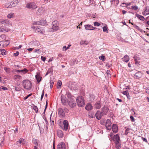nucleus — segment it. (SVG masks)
<instances>
[{
    "label": "nucleus",
    "instance_id": "nucleus-3",
    "mask_svg": "<svg viewBox=\"0 0 149 149\" xmlns=\"http://www.w3.org/2000/svg\"><path fill=\"white\" fill-rule=\"evenodd\" d=\"M23 86L26 89L29 90L31 86V81L28 80H24L23 81Z\"/></svg>",
    "mask_w": 149,
    "mask_h": 149
},
{
    "label": "nucleus",
    "instance_id": "nucleus-22",
    "mask_svg": "<svg viewBox=\"0 0 149 149\" xmlns=\"http://www.w3.org/2000/svg\"><path fill=\"white\" fill-rule=\"evenodd\" d=\"M112 131L113 132L116 133L118 131V128L117 126L115 124H113L112 127Z\"/></svg>",
    "mask_w": 149,
    "mask_h": 149
},
{
    "label": "nucleus",
    "instance_id": "nucleus-48",
    "mask_svg": "<svg viewBox=\"0 0 149 149\" xmlns=\"http://www.w3.org/2000/svg\"><path fill=\"white\" fill-rule=\"evenodd\" d=\"M113 2H116L118 3L119 1L118 0H112V1H111V3L112 4Z\"/></svg>",
    "mask_w": 149,
    "mask_h": 149
},
{
    "label": "nucleus",
    "instance_id": "nucleus-1",
    "mask_svg": "<svg viewBox=\"0 0 149 149\" xmlns=\"http://www.w3.org/2000/svg\"><path fill=\"white\" fill-rule=\"evenodd\" d=\"M41 21H34L33 24V26L31 27V28L33 29L35 31L36 33H40L41 34H43L44 32V31L43 29L41 28L40 26H37V25L41 24Z\"/></svg>",
    "mask_w": 149,
    "mask_h": 149
},
{
    "label": "nucleus",
    "instance_id": "nucleus-17",
    "mask_svg": "<svg viewBox=\"0 0 149 149\" xmlns=\"http://www.w3.org/2000/svg\"><path fill=\"white\" fill-rule=\"evenodd\" d=\"M63 129L65 131L68 130V123L66 120H65L63 122Z\"/></svg>",
    "mask_w": 149,
    "mask_h": 149
},
{
    "label": "nucleus",
    "instance_id": "nucleus-49",
    "mask_svg": "<svg viewBox=\"0 0 149 149\" xmlns=\"http://www.w3.org/2000/svg\"><path fill=\"white\" fill-rule=\"evenodd\" d=\"M41 59L42 61H45L46 59V58L45 57L41 56Z\"/></svg>",
    "mask_w": 149,
    "mask_h": 149
},
{
    "label": "nucleus",
    "instance_id": "nucleus-43",
    "mask_svg": "<svg viewBox=\"0 0 149 149\" xmlns=\"http://www.w3.org/2000/svg\"><path fill=\"white\" fill-rule=\"evenodd\" d=\"M131 4V3H123L122 4V6H129Z\"/></svg>",
    "mask_w": 149,
    "mask_h": 149
},
{
    "label": "nucleus",
    "instance_id": "nucleus-18",
    "mask_svg": "<svg viewBox=\"0 0 149 149\" xmlns=\"http://www.w3.org/2000/svg\"><path fill=\"white\" fill-rule=\"evenodd\" d=\"M58 113L59 115L61 117H63L64 116L65 113L62 108H59L58 109Z\"/></svg>",
    "mask_w": 149,
    "mask_h": 149
},
{
    "label": "nucleus",
    "instance_id": "nucleus-55",
    "mask_svg": "<svg viewBox=\"0 0 149 149\" xmlns=\"http://www.w3.org/2000/svg\"><path fill=\"white\" fill-rule=\"evenodd\" d=\"M44 91H43L42 93V94L41 97V100H42V99L43 98V97L44 96Z\"/></svg>",
    "mask_w": 149,
    "mask_h": 149
},
{
    "label": "nucleus",
    "instance_id": "nucleus-60",
    "mask_svg": "<svg viewBox=\"0 0 149 149\" xmlns=\"http://www.w3.org/2000/svg\"><path fill=\"white\" fill-rule=\"evenodd\" d=\"M47 104H48L47 101H47L46 102L45 107V109L44 111V113H45V110L47 107Z\"/></svg>",
    "mask_w": 149,
    "mask_h": 149
},
{
    "label": "nucleus",
    "instance_id": "nucleus-13",
    "mask_svg": "<svg viewBox=\"0 0 149 149\" xmlns=\"http://www.w3.org/2000/svg\"><path fill=\"white\" fill-rule=\"evenodd\" d=\"M109 108L106 107H104L101 109L102 112L104 115H106L109 111Z\"/></svg>",
    "mask_w": 149,
    "mask_h": 149
},
{
    "label": "nucleus",
    "instance_id": "nucleus-62",
    "mask_svg": "<svg viewBox=\"0 0 149 149\" xmlns=\"http://www.w3.org/2000/svg\"><path fill=\"white\" fill-rule=\"evenodd\" d=\"M1 89H3V90H7L8 89V88L6 87H4V86H1Z\"/></svg>",
    "mask_w": 149,
    "mask_h": 149
},
{
    "label": "nucleus",
    "instance_id": "nucleus-8",
    "mask_svg": "<svg viewBox=\"0 0 149 149\" xmlns=\"http://www.w3.org/2000/svg\"><path fill=\"white\" fill-rule=\"evenodd\" d=\"M103 115L102 113L99 110H98L95 114V116L98 120H100Z\"/></svg>",
    "mask_w": 149,
    "mask_h": 149
},
{
    "label": "nucleus",
    "instance_id": "nucleus-47",
    "mask_svg": "<svg viewBox=\"0 0 149 149\" xmlns=\"http://www.w3.org/2000/svg\"><path fill=\"white\" fill-rule=\"evenodd\" d=\"M54 84V82L53 81H51L50 83V86L51 89H52Z\"/></svg>",
    "mask_w": 149,
    "mask_h": 149
},
{
    "label": "nucleus",
    "instance_id": "nucleus-11",
    "mask_svg": "<svg viewBox=\"0 0 149 149\" xmlns=\"http://www.w3.org/2000/svg\"><path fill=\"white\" fill-rule=\"evenodd\" d=\"M9 44V42L8 40L0 42V47H6Z\"/></svg>",
    "mask_w": 149,
    "mask_h": 149
},
{
    "label": "nucleus",
    "instance_id": "nucleus-23",
    "mask_svg": "<svg viewBox=\"0 0 149 149\" xmlns=\"http://www.w3.org/2000/svg\"><path fill=\"white\" fill-rule=\"evenodd\" d=\"M10 30L6 29L5 27L3 26H1L0 27V32H6Z\"/></svg>",
    "mask_w": 149,
    "mask_h": 149
},
{
    "label": "nucleus",
    "instance_id": "nucleus-29",
    "mask_svg": "<svg viewBox=\"0 0 149 149\" xmlns=\"http://www.w3.org/2000/svg\"><path fill=\"white\" fill-rule=\"evenodd\" d=\"M35 77L37 81L38 82H39L41 81V77L40 76V74L38 73L36 75Z\"/></svg>",
    "mask_w": 149,
    "mask_h": 149
},
{
    "label": "nucleus",
    "instance_id": "nucleus-35",
    "mask_svg": "<svg viewBox=\"0 0 149 149\" xmlns=\"http://www.w3.org/2000/svg\"><path fill=\"white\" fill-rule=\"evenodd\" d=\"M41 49H35L33 51L34 53H36L38 54H40L41 52Z\"/></svg>",
    "mask_w": 149,
    "mask_h": 149
},
{
    "label": "nucleus",
    "instance_id": "nucleus-36",
    "mask_svg": "<svg viewBox=\"0 0 149 149\" xmlns=\"http://www.w3.org/2000/svg\"><path fill=\"white\" fill-rule=\"evenodd\" d=\"M6 52L5 49H0V54H2L3 55H6Z\"/></svg>",
    "mask_w": 149,
    "mask_h": 149
},
{
    "label": "nucleus",
    "instance_id": "nucleus-63",
    "mask_svg": "<svg viewBox=\"0 0 149 149\" xmlns=\"http://www.w3.org/2000/svg\"><path fill=\"white\" fill-rule=\"evenodd\" d=\"M142 139L143 140V141H145L146 142H147V141L146 138L142 137Z\"/></svg>",
    "mask_w": 149,
    "mask_h": 149
},
{
    "label": "nucleus",
    "instance_id": "nucleus-64",
    "mask_svg": "<svg viewBox=\"0 0 149 149\" xmlns=\"http://www.w3.org/2000/svg\"><path fill=\"white\" fill-rule=\"evenodd\" d=\"M15 71L17 72H20L21 70H15Z\"/></svg>",
    "mask_w": 149,
    "mask_h": 149
},
{
    "label": "nucleus",
    "instance_id": "nucleus-5",
    "mask_svg": "<svg viewBox=\"0 0 149 149\" xmlns=\"http://www.w3.org/2000/svg\"><path fill=\"white\" fill-rule=\"evenodd\" d=\"M52 28L54 31L58 30L59 29V23L58 21H55L52 23Z\"/></svg>",
    "mask_w": 149,
    "mask_h": 149
},
{
    "label": "nucleus",
    "instance_id": "nucleus-39",
    "mask_svg": "<svg viewBox=\"0 0 149 149\" xmlns=\"http://www.w3.org/2000/svg\"><path fill=\"white\" fill-rule=\"evenodd\" d=\"M5 7L7 8H11V6H10V3L8 2L6 3L5 4Z\"/></svg>",
    "mask_w": 149,
    "mask_h": 149
},
{
    "label": "nucleus",
    "instance_id": "nucleus-15",
    "mask_svg": "<svg viewBox=\"0 0 149 149\" xmlns=\"http://www.w3.org/2000/svg\"><path fill=\"white\" fill-rule=\"evenodd\" d=\"M101 103L100 101L96 102L94 104V108L96 109H99L101 107Z\"/></svg>",
    "mask_w": 149,
    "mask_h": 149
},
{
    "label": "nucleus",
    "instance_id": "nucleus-14",
    "mask_svg": "<svg viewBox=\"0 0 149 149\" xmlns=\"http://www.w3.org/2000/svg\"><path fill=\"white\" fill-rule=\"evenodd\" d=\"M61 100L62 104L64 105H65L67 103L66 97L64 95H62L61 96Z\"/></svg>",
    "mask_w": 149,
    "mask_h": 149
},
{
    "label": "nucleus",
    "instance_id": "nucleus-7",
    "mask_svg": "<svg viewBox=\"0 0 149 149\" xmlns=\"http://www.w3.org/2000/svg\"><path fill=\"white\" fill-rule=\"evenodd\" d=\"M26 7L28 8L31 9H35L37 8V6L33 2L27 4Z\"/></svg>",
    "mask_w": 149,
    "mask_h": 149
},
{
    "label": "nucleus",
    "instance_id": "nucleus-10",
    "mask_svg": "<svg viewBox=\"0 0 149 149\" xmlns=\"http://www.w3.org/2000/svg\"><path fill=\"white\" fill-rule=\"evenodd\" d=\"M113 141H114L116 146L118 144L119 145L120 139L119 136L118 134H116L114 136Z\"/></svg>",
    "mask_w": 149,
    "mask_h": 149
},
{
    "label": "nucleus",
    "instance_id": "nucleus-41",
    "mask_svg": "<svg viewBox=\"0 0 149 149\" xmlns=\"http://www.w3.org/2000/svg\"><path fill=\"white\" fill-rule=\"evenodd\" d=\"M135 27L140 32L142 33L144 32L143 31L142 29L139 27L138 26L135 25Z\"/></svg>",
    "mask_w": 149,
    "mask_h": 149
},
{
    "label": "nucleus",
    "instance_id": "nucleus-38",
    "mask_svg": "<svg viewBox=\"0 0 149 149\" xmlns=\"http://www.w3.org/2000/svg\"><path fill=\"white\" fill-rule=\"evenodd\" d=\"M4 70L7 73L9 74L10 72V69L6 67L4 68Z\"/></svg>",
    "mask_w": 149,
    "mask_h": 149
},
{
    "label": "nucleus",
    "instance_id": "nucleus-21",
    "mask_svg": "<svg viewBox=\"0 0 149 149\" xmlns=\"http://www.w3.org/2000/svg\"><path fill=\"white\" fill-rule=\"evenodd\" d=\"M22 78V76L19 75H15L13 76L14 79L17 81H19L21 80Z\"/></svg>",
    "mask_w": 149,
    "mask_h": 149
},
{
    "label": "nucleus",
    "instance_id": "nucleus-57",
    "mask_svg": "<svg viewBox=\"0 0 149 149\" xmlns=\"http://www.w3.org/2000/svg\"><path fill=\"white\" fill-rule=\"evenodd\" d=\"M15 90L16 91H19L20 90V88H18L17 87H15Z\"/></svg>",
    "mask_w": 149,
    "mask_h": 149
},
{
    "label": "nucleus",
    "instance_id": "nucleus-59",
    "mask_svg": "<svg viewBox=\"0 0 149 149\" xmlns=\"http://www.w3.org/2000/svg\"><path fill=\"white\" fill-rule=\"evenodd\" d=\"M43 8H40L38 9V12H40V13H41V11H43Z\"/></svg>",
    "mask_w": 149,
    "mask_h": 149
},
{
    "label": "nucleus",
    "instance_id": "nucleus-37",
    "mask_svg": "<svg viewBox=\"0 0 149 149\" xmlns=\"http://www.w3.org/2000/svg\"><path fill=\"white\" fill-rule=\"evenodd\" d=\"M107 25H105L103 27V31L104 32H106L107 33H108V31L107 30Z\"/></svg>",
    "mask_w": 149,
    "mask_h": 149
},
{
    "label": "nucleus",
    "instance_id": "nucleus-50",
    "mask_svg": "<svg viewBox=\"0 0 149 149\" xmlns=\"http://www.w3.org/2000/svg\"><path fill=\"white\" fill-rule=\"evenodd\" d=\"M68 49H67V47H66V46H64L63 47V51H66Z\"/></svg>",
    "mask_w": 149,
    "mask_h": 149
},
{
    "label": "nucleus",
    "instance_id": "nucleus-52",
    "mask_svg": "<svg viewBox=\"0 0 149 149\" xmlns=\"http://www.w3.org/2000/svg\"><path fill=\"white\" fill-rule=\"evenodd\" d=\"M105 58V57L103 56H101L100 58V59L102 60H104Z\"/></svg>",
    "mask_w": 149,
    "mask_h": 149
},
{
    "label": "nucleus",
    "instance_id": "nucleus-54",
    "mask_svg": "<svg viewBox=\"0 0 149 149\" xmlns=\"http://www.w3.org/2000/svg\"><path fill=\"white\" fill-rule=\"evenodd\" d=\"M128 94V93L127 91H124L123 92V94L124 95H127V94Z\"/></svg>",
    "mask_w": 149,
    "mask_h": 149
},
{
    "label": "nucleus",
    "instance_id": "nucleus-31",
    "mask_svg": "<svg viewBox=\"0 0 149 149\" xmlns=\"http://www.w3.org/2000/svg\"><path fill=\"white\" fill-rule=\"evenodd\" d=\"M15 15L13 13H10L7 15V17L8 19H11Z\"/></svg>",
    "mask_w": 149,
    "mask_h": 149
},
{
    "label": "nucleus",
    "instance_id": "nucleus-56",
    "mask_svg": "<svg viewBox=\"0 0 149 149\" xmlns=\"http://www.w3.org/2000/svg\"><path fill=\"white\" fill-rule=\"evenodd\" d=\"M34 144L35 146H37L38 145V143L37 142L36 140V139H34Z\"/></svg>",
    "mask_w": 149,
    "mask_h": 149
},
{
    "label": "nucleus",
    "instance_id": "nucleus-19",
    "mask_svg": "<svg viewBox=\"0 0 149 149\" xmlns=\"http://www.w3.org/2000/svg\"><path fill=\"white\" fill-rule=\"evenodd\" d=\"M19 2L18 0H14L10 3L11 7H14L16 6Z\"/></svg>",
    "mask_w": 149,
    "mask_h": 149
},
{
    "label": "nucleus",
    "instance_id": "nucleus-34",
    "mask_svg": "<svg viewBox=\"0 0 149 149\" xmlns=\"http://www.w3.org/2000/svg\"><path fill=\"white\" fill-rule=\"evenodd\" d=\"M88 44V43L86 40H81L80 43V44L81 45H83L84 44L86 45Z\"/></svg>",
    "mask_w": 149,
    "mask_h": 149
},
{
    "label": "nucleus",
    "instance_id": "nucleus-40",
    "mask_svg": "<svg viewBox=\"0 0 149 149\" xmlns=\"http://www.w3.org/2000/svg\"><path fill=\"white\" fill-rule=\"evenodd\" d=\"M61 85H62L61 81L60 80L58 81L57 85L58 88H60Z\"/></svg>",
    "mask_w": 149,
    "mask_h": 149
},
{
    "label": "nucleus",
    "instance_id": "nucleus-4",
    "mask_svg": "<svg viewBox=\"0 0 149 149\" xmlns=\"http://www.w3.org/2000/svg\"><path fill=\"white\" fill-rule=\"evenodd\" d=\"M68 104L71 107H74L76 105L75 100L74 98L72 97L69 98L67 100Z\"/></svg>",
    "mask_w": 149,
    "mask_h": 149
},
{
    "label": "nucleus",
    "instance_id": "nucleus-25",
    "mask_svg": "<svg viewBox=\"0 0 149 149\" xmlns=\"http://www.w3.org/2000/svg\"><path fill=\"white\" fill-rule=\"evenodd\" d=\"M57 134L58 136L60 138H62L63 136V134L62 130H58L57 132Z\"/></svg>",
    "mask_w": 149,
    "mask_h": 149
},
{
    "label": "nucleus",
    "instance_id": "nucleus-27",
    "mask_svg": "<svg viewBox=\"0 0 149 149\" xmlns=\"http://www.w3.org/2000/svg\"><path fill=\"white\" fill-rule=\"evenodd\" d=\"M89 117L91 118H93L95 117V114H94V112L91 111L89 112L88 113Z\"/></svg>",
    "mask_w": 149,
    "mask_h": 149
},
{
    "label": "nucleus",
    "instance_id": "nucleus-53",
    "mask_svg": "<svg viewBox=\"0 0 149 149\" xmlns=\"http://www.w3.org/2000/svg\"><path fill=\"white\" fill-rule=\"evenodd\" d=\"M146 93L149 94V88H146Z\"/></svg>",
    "mask_w": 149,
    "mask_h": 149
},
{
    "label": "nucleus",
    "instance_id": "nucleus-26",
    "mask_svg": "<svg viewBox=\"0 0 149 149\" xmlns=\"http://www.w3.org/2000/svg\"><path fill=\"white\" fill-rule=\"evenodd\" d=\"M85 29L87 30H91L93 26L90 24H86L84 26Z\"/></svg>",
    "mask_w": 149,
    "mask_h": 149
},
{
    "label": "nucleus",
    "instance_id": "nucleus-58",
    "mask_svg": "<svg viewBox=\"0 0 149 149\" xmlns=\"http://www.w3.org/2000/svg\"><path fill=\"white\" fill-rule=\"evenodd\" d=\"M19 55V52L17 51L16 53H14V55L15 56H17Z\"/></svg>",
    "mask_w": 149,
    "mask_h": 149
},
{
    "label": "nucleus",
    "instance_id": "nucleus-24",
    "mask_svg": "<svg viewBox=\"0 0 149 149\" xmlns=\"http://www.w3.org/2000/svg\"><path fill=\"white\" fill-rule=\"evenodd\" d=\"M142 74L140 72H138L136 73L134 75V77L135 78L138 79L141 77Z\"/></svg>",
    "mask_w": 149,
    "mask_h": 149
},
{
    "label": "nucleus",
    "instance_id": "nucleus-33",
    "mask_svg": "<svg viewBox=\"0 0 149 149\" xmlns=\"http://www.w3.org/2000/svg\"><path fill=\"white\" fill-rule=\"evenodd\" d=\"M136 16L141 20H143L144 19V18L143 16L138 14H136Z\"/></svg>",
    "mask_w": 149,
    "mask_h": 149
},
{
    "label": "nucleus",
    "instance_id": "nucleus-28",
    "mask_svg": "<svg viewBox=\"0 0 149 149\" xmlns=\"http://www.w3.org/2000/svg\"><path fill=\"white\" fill-rule=\"evenodd\" d=\"M122 59L123 61L127 63L129 61L130 58L128 55H126L124 56V57L122 58Z\"/></svg>",
    "mask_w": 149,
    "mask_h": 149
},
{
    "label": "nucleus",
    "instance_id": "nucleus-44",
    "mask_svg": "<svg viewBox=\"0 0 149 149\" xmlns=\"http://www.w3.org/2000/svg\"><path fill=\"white\" fill-rule=\"evenodd\" d=\"M131 9L134 10H137L138 9V7L137 6H132L131 7Z\"/></svg>",
    "mask_w": 149,
    "mask_h": 149
},
{
    "label": "nucleus",
    "instance_id": "nucleus-6",
    "mask_svg": "<svg viewBox=\"0 0 149 149\" xmlns=\"http://www.w3.org/2000/svg\"><path fill=\"white\" fill-rule=\"evenodd\" d=\"M10 23V21L7 19L2 18L0 19V24L1 25H3L4 26L7 25H9Z\"/></svg>",
    "mask_w": 149,
    "mask_h": 149
},
{
    "label": "nucleus",
    "instance_id": "nucleus-9",
    "mask_svg": "<svg viewBox=\"0 0 149 149\" xmlns=\"http://www.w3.org/2000/svg\"><path fill=\"white\" fill-rule=\"evenodd\" d=\"M111 122L109 119H107L106 123V127L107 130H110L111 128Z\"/></svg>",
    "mask_w": 149,
    "mask_h": 149
},
{
    "label": "nucleus",
    "instance_id": "nucleus-12",
    "mask_svg": "<svg viewBox=\"0 0 149 149\" xmlns=\"http://www.w3.org/2000/svg\"><path fill=\"white\" fill-rule=\"evenodd\" d=\"M58 149H65V145L64 143L61 142L57 146Z\"/></svg>",
    "mask_w": 149,
    "mask_h": 149
},
{
    "label": "nucleus",
    "instance_id": "nucleus-20",
    "mask_svg": "<svg viewBox=\"0 0 149 149\" xmlns=\"http://www.w3.org/2000/svg\"><path fill=\"white\" fill-rule=\"evenodd\" d=\"M30 45H32L35 46H38L40 45L39 42L37 40L32 41L29 43Z\"/></svg>",
    "mask_w": 149,
    "mask_h": 149
},
{
    "label": "nucleus",
    "instance_id": "nucleus-45",
    "mask_svg": "<svg viewBox=\"0 0 149 149\" xmlns=\"http://www.w3.org/2000/svg\"><path fill=\"white\" fill-rule=\"evenodd\" d=\"M94 25L95 26H100V24L97 22H95L94 23Z\"/></svg>",
    "mask_w": 149,
    "mask_h": 149
},
{
    "label": "nucleus",
    "instance_id": "nucleus-32",
    "mask_svg": "<svg viewBox=\"0 0 149 149\" xmlns=\"http://www.w3.org/2000/svg\"><path fill=\"white\" fill-rule=\"evenodd\" d=\"M142 14L144 15H146L149 14V11L148 9L146 8L144 11L142 12Z\"/></svg>",
    "mask_w": 149,
    "mask_h": 149
},
{
    "label": "nucleus",
    "instance_id": "nucleus-61",
    "mask_svg": "<svg viewBox=\"0 0 149 149\" xmlns=\"http://www.w3.org/2000/svg\"><path fill=\"white\" fill-rule=\"evenodd\" d=\"M0 37L2 38V39H4L5 38V36L4 35H1Z\"/></svg>",
    "mask_w": 149,
    "mask_h": 149
},
{
    "label": "nucleus",
    "instance_id": "nucleus-30",
    "mask_svg": "<svg viewBox=\"0 0 149 149\" xmlns=\"http://www.w3.org/2000/svg\"><path fill=\"white\" fill-rule=\"evenodd\" d=\"M19 143L20 144H24L25 143L24 139L23 138H20L19 140L17 142V144Z\"/></svg>",
    "mask_w": 149,
    "mask_h": 149
},
{
    "label": "nucleus",
    "instance_id": "nucleus-42",
    "mask_svg": "<svg viewBox=\"0 0 149 149\" xmlns=\"http://www.w3.org/2000/svg\"><path fill=\"white\" fill-rule=\"evenodd\" d=\"M28 70L26 68H24L23 70H21L20 71V72H22L24 74H25L28 72Z\"/></svg>",
    "mask_w": 149,
    "mask_h": 149
},
{
    "label": "nucleus",
    "instance_id": "nucleus-51",
    "mask_svg": "<svg viewBox=\"0 0 149 149\" xmlns=\"http://www.w3.org/2000/svg\"><path fill=\"white\" fill-rule=\"evenodd\" d=\"M130 118L132 122H134V119L133 117L132 116H131L130 117Z\"/></svg>",
    "mask_w": 149,
    "mask_h": 149
},
{
    "label": "nucleus",
    "instance_id": "nucleus-46",
    "mask_svg": "<svg viewBox=\"0 0 149 149\" xmlns=\"http://www.w3.org/2000/svg\"><path fill=\"white\" fill-rule=\"evenodd\" d=\"M33 109L35 111L36 113L38 112V109L37 106H34L33 107Z\"/></svg>",
    "mask_w": 149,
    "mask_h": 149
},
{
    "label": "nucleus",
    "instance_id": "nucleus-16",
    "mask_svg": "<svg viewBox=\"0 0 149 149\" xmlns=\"http://www.w3.org/2000/svg\"><path fill=\"white\" fill-rule=\"evenodd\" d=\"M85 109L87 111L91 110L93 109V107L91 104L88 103L86 104Z\"/></svg>",
    "mask_w": 149,
    "mask_h": 149
},
{
    "label": "nucleus",
    "instance_id": "nucleus-2",
    "mask_svg": "<svg viewBox=\"0 0 149 149\" xmlns=\"http://www.w3.org/2000/svg\"><path fill=\"white\" fill-rule=\"evenodd\" d=\"M77 102L78 106L83 107L85 104V102L83 97L82 96L78 97L76 99Z\"/></svg>",
    "mask_w": 149,
    "mask_h": 149
}]
</instances>
